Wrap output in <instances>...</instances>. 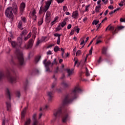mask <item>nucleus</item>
I'll list each match as a JSON object with an SVG mask.
<instances>
[{"label":"nucleus","instance_id":"obj_34","mask_svg":"<svg viewBox=\"0 0 125 125\" xmlns=\"http://www.w3.org/2000/svg\"><path fill=\"white\" fill-rule=\"evenodd\" d=\"M68 7H67V6H63V11H64V12H66V11H68Z\"/></svg>","mask_w":125,"mask_h":125},{"label":"nucleus","instance_id":"obj_60","mask_svg":"<svg viewBox=\"0 0 125 125\" xmlns=\"http://www.w3.org/2000/svg\"><path fill=\"white\" fill-rule=\"evenodd\" d=\"M47 55L51 54V51H48V52H47Z\"/></svg>","mask_w":125,"mask_h":125},{"label":"nucleus","instance_id":"obj_30","mask_svg":"<svg viewBox=\"0 0 125 125\" xmlns=\"http://www.w3.org/2000/svg\"><path fill=\"white\" fill-rule=\"evenodd\" d=\"M100 7H101V5H99L97 6L95 8L96 12H99V9H100Z\"/></svg>","mask_w":125,"mask_h":125},{"label":"nucleus","instance_id":"obj_35","mask_svg":"<svg viewBox=\"0 0 125 125\" xmlns=\"http://www.w3.org/2000/svg\"><path fill=\"white\" fill-rule=\"evenodd\" d=\"M85 70L86 72V76L87 77L89 76V72H88V69H87V68L85 67Z\"/></svg>","mask_w":125,"mask_h":125},{"label":"nucleus","instance_id":"obj_23","mask_svg":"<svg viewBox=\"0 0 125 125\" xmlns=\"http://www.w3.org/2000/svg\"><path fill=\"white\" fill-rule=\"evenodd\" d=\"M48 109V106L47 105V104H45L42 107L40 108V111H47V110Z\"/></svg>","mask_w":125,"mask_h":125},{"label":"nucleus","instance_id":"obj_63","mask_svg":"<svg viewBox=\"0 0 125 125\" xmlns=\"http://www.w3.org/2000/svg\"><path fill=\"white\" fill-rule=\"evenodd\" d=\"M84 42V40H83L82 42L80 43L81 45H83Z\"/></svg>","mask_w":125,"mask_h":125},{"label":"nucleus","instance_id":"obj_4","mask_svg":"<svg viewBox=\"0 0 125 125\" xmlns=\"http://www.w3.org/2000/svg\"><path fill=\"white\" fill-rule=\"evenodd\" d=\"M82 91H83V90L81 89L80 86H79V85H77L74 88L71 94H68L65 97L63 100V105L71 103L73 100L76 99V98L78 97V93H81Z\"/></svg>","mask_w":125,"mask_h":125},{"label":"nucleus","instance_id":"obj_37","mask_svg":"<svg viewBox=\"0 0 125 125\" xmlns=\"http://www.w3.org/2000/svg\"><path fill=\"white\" fill-rule=\"evenodd\" d=\"M16 94L17 97H20L21 94H20V91L19 90H18L16 91Z\"/></svg>","mask_w":125,"mask_h":125},{"label":"nucleus","instance_id":"obj_2","mask_svg":"<svg viewBox=\"0 0 125 125\" xmlns=\"http://www.w3.org/2000/svg\"><path fill=\"white\" fill-rule=\"evenodd\" d=\"M8 41L10 42L12 47L15 48L16 51L15 54L16 57L18 59L19 62L20 66H24L25 65V62H24V58L23 57V53L22 51H20L19 48L22 44V38L20 37L18 38V42L15 41H12L9 38H8Z\"/></svg>","mask_w":125,"mask_h":125},{"label":"nucleus","instance_id":"obj_8","mask_svg":"<svg viewBox=\"0 0 125 125\" xmlns=\"http://www.w3.org/2000/svg\"><path fill=\"white\" fill-rule=\"evenodd\" d=\"M52 0H48L47 1L45 2V5L43 9V11L44 12H46L49 7L50 6V4H51V2H52Z\"/></svg>","mask_w":125,"mask_h":125},{"label":"nucleus","instance_id":"obj_61","mask_svg":"<svg viewBox=\"0 0 125 125\" xmlns=\"http://www.w3.org/2000/svg\"><path fill=\"white\" fill-rule=\"evenodd\" d=\"M89 39V37H87V38H86V40H85V41L84 42V43H86V42H87V41H88Z\"/></svg>","mask_w":125,"mask_h":125},{"label":"nucleus","instance_id":"obj_1","mask_svg":"<svg viewBox=\"0 0 125 125\" xmlns=\"http://www.w3.org/2000/svg\"><path fill=\"white\" fill-rule=\"evenodd\" d=\"M17 76H18L17 70L14 67H9L7 69L5 73L3 71H0V81L6 79L10 83H15L17 80Z\"/></svg>","mask_w":125,"mask_h":125},{"label":"nucleus","instance_id":"obj_11","mask_svg":"<svg viewBox=\"0 0 125 125\" xmlns=\"http://www.w3.org/2000/svg\"><path fill=\"white\" fill-rule=\"evenodd\" d=\"M32 120L33 121V125H38V120H37V114H34L32 116Z\"/></svg>","mask_w":125,"mask_h":125},{"label":"nucleus","instance_id":"obj_15","mask_svg":"<svg viewBox=\"0 0 125 125\" xmlns=\"http://www.w3.org/2000/svg\"><path fill=\"white\" fill-rule=\"evenodd\" d=\"M67 20H68V18H65L62 22L60 25L62 28H63V27L66 25V24H67V22H66V21H67Z\"/></svg>","mask_w":125,"mask_h":125},{"label":"nucleus","instance_id":"obj_49","mask_svg":"<svg viewBox=\"0 0 125 125\" xmlns=\"http://www.w3.org/2000/svg\"><path fill=\"white\" fill-rule=\"evenodd\" d=\"M54 37H59V36H61V34H59L58 33H55L54 34Z\"/></svg>","mask_w":125,"mask_h":125},{"label":"nucleus","instance_id":"obj_32","mask_svg":"<svg viewBox=\"0 0 125 125\" xmlns=\"http://www.w3.org/2000/svg\"><path fill=\"white\" fill-rule=\"evenodd\" d=\"M29 85V81L28 80H26L24 83V89H26V88Z\"/></svg>","mask_w":125,"mask_h":125},{"label":"nucleus","instance_id":"obj_53","mask_svg":"<svg viewBox=\"0 0 125 125\" xmlns=\"http://www.w3.org/2000/svg\"><path fill=\"white\" fill-rule=\"evenodd\" d=\"M124 28H125V26H121L118 27V29L119 30H122V29H124Z\"/></svg>","mask_w":125,"mask_h":125},{"label":"nucleus","instance_id":"obj_13","mask_svg":"<svg viewBox=\"0 0 125 125\" xmlns=\"http://www.w3.org/2000/svg\"><path fill=\"white\" fill-rule=\"evenodd\" d=\"M66 72L67 73V76L69 77V76H72L74 73V69H67Z\"/></svg>","mask_w":125,"mask_h":125},{"label":"nucleus","instance_id":"obj_3","mask_svg":"<svg viewBox=\"0 0 125 125\" xmlns=\"http://www.w3.org/2000/svg\"><path fill=\"white\" fill-rule=\"evenodd\" d=\"M63 110V106H60L57 109L54 111L53 115L55 120L62 117V123H66L69 120V111L66 109Z\"/></svg>","mask_w":125,"mask_h":125},{"label":"nucleus","instance_id":"obj_55","mask_svg":"<svg viewBox=\"0 0 125 125\" xmlns=\"http://www.w3.org/2000/svg\"><path fill=\"white\" fill-rule=\"evenodd\" d=\"M109 9H114V7L112 5L108 6Z\"/></svg>","mask_w":125,"mask_h":125},{"label":"nucleus","instance_id":"obj_58","mask_svg":"<svg viewBox=\"0 0 125 125\" xmlns=\"http://www.w3.org/2000/svg\"><path fill=\"white\" fill-rule=\"evenodd\" d=\"M86 20H87V17L84 18V19H83V22H85Z\"/></svg>","mask_w":125,"mask_h":125},{"label":"nucleus","instance_id":"obj_9","mask_svg":"<svg viewBox=\"0 0 125 125\" xmlns=\"http://www.w3.org/2000/svg\"><path fill=\"white\" fill-rule=\"evenodd\" d=\"M34 41L33 39H31L28 43L27 45H25L24 46V48H26V49H29V48H32L33 47V44H34Z\"/></svg>","mask_w":125,"mask_h":125},{"label":"nucleus","instance_id":"obj_38","mask_svg":"<svg viewBox=\"0 0 125 125\" xmlns=\"http://www.w3.org/2000/svg\"><path fill=\"white\" fill-rule=\"evenodd\" d=\"M46 40V37H42L41 41L42 42H45Z\"/></svg>","mask_w":125,"mask_h":125},{"label":"nucleus","instance_id":"obj_28","mask_svg":"<svg viewBox=\"0 0 125 125\" xmlns=\"http://www.w3.org/2000/svg\"><path fill=\"white\" fill-rule=\"evenodd\" d=\"M31 124V119L27 118L25 122L24 125H30Z\"/></svg>","mask_w":125,"mask_h":125},{"label":"nucleus","instance_id":"obj_25","mask_svg":"<svg viewBox=\"0 0 125 125\" xmlns=\"http://www.w3.org/2000/svg\"><path fill=\"white\" fill-rule=\"evenodd\" d=\"M31 36H32V32H30L28 34L27 36L24 37V41H28V40H29V39H30V38H31Z\"/></svg>","mask_w":125,"mask_h":125},{"label":"nucleus","instance_id":"obj_16","mask_svg":"<svg viewBox=\"0 0 125 125\" xmlns=\"http://www.w3.org/2000/svg\"><path fill=\"white\" fill-rule=\"evenodd\" d=\"M78 16H79V13L78 12V11H75L73 12L72 17L73 18H78Z\"/></svg>","mask_w":125,"mask_h":125},{"label":"nucleus","instance_id":"obj_59","mask_svg":"<svg viewBox=\"0 0 125 125\" xmlns=\"http://www.w3.org/2000/svg\"><path fill=\"white\" fill-rule=\"evenodd\" d=\"M100 2H101V0H99L97 1V4H99V5H101V4H100Z\"/></svg>","mask_w":125,"mask_h":125},{"label":"nucleus","instance_id":"obj_31","mask_svg":"<svg viewBox=\"0 0 125 125\" xmlns=\"http://www.w3.org/2000/svg\"><path fill=\"white\" fill-rule=\"evenodd\" d=\"M107 52V48L104 47L102 49V53L103 54H106V53Z\"/></svg>","mask_w":125,"mask_h":125},{"label":"nucleus","instance_id":"obj_57","mask_svg":"<svg viewBox=\"0 0 125 125\" xmlns=\"http://www.w3.org/2000/svg\"><path fill=\"white\" fill-rule=\"evenodd\" d=\"M102 41L101 40H98L96 42V44H98V43H100V42H101Z\"/></svg>","mask_w":125,"mask_h":125},{"label":"nucleus","instance_id":"obj_39","mask_svg":"<svg viewBox=\"0 0 125 125\" xmlns=\"http://www.w3.org/2000/svg\"><path fill=\"white\" fill-rule=\"evenodd\" d=\"M61 25H58L57 28H56V31H60L61 30Z\"/></svg>","mask_w":125,"mask_h":125},{"label":"nucleus","instance_id":"obj_54","mask_svg":"<svg viewBox=\"0 0 125 125\" xmlns=\"http://www.w3.org/2000/svg\"><path fill=\"white\" fill-rule=\"evenodd\" d=\"M101 25V23H100L99 25H97V29L96 31H97V30H98V29H99V28H100V25Z\"/></svg>","mask_w":125,"mask_h":125},{"label":"nucleus","instance_id":"obj_52","mask_svg":"<svg viewBox=\"0 0 125 125\" xmlns=\"http://www.w3.org/2000/svg\"><path fill=\"white\" fill-rule=\"evenodd\" d=\"M102 1H103V2H104L105 4H106V3L108 2V0H106L105 1V0H102Z\"/></svg>","mask_w":125,"mask_h":125},{"label":"nucleus","instance_id":"obj_21","mask_svg":"<svg viewBox=\"0 0 125 125\" xmlns=\"http://www.w3.org/2000/svg\"><path fill=\"white\" fill-rule=\"evenodd\" d=\"M27 33H28V31H27L26 30H23L21 34V39H22L23 37H24V36H26V35H27Z\"/></svg>","mask_w":125,"mask_h":125},{"label":"nucleus","instance_id":"obj_6","mask_svg":"<svg viewBox=\"0 0 125 125\" xmlns=\"http://www.w3.org/2000/svg\"><path fill=\"white\" fill-rule=\"evenodd\" d=\"M56 82H53L51 86V91H49L47 93V96L48 97L49 101H51L52 100V98H53V94L55 91H57V92H61V89H57V88H55V85H56Z\"/></svg>","mask_w":125,"mask_h":125},{"label":"nucleus","instance_id":"obj_20","mask_svg":"<svg viewBox=\"0 0 125 125\" xmlns=\"http://www.w3.org/2000/svg\"><path fill=\"white\" fill-rule=\"evenodd\" d=\"M26 110H27V107H25L24 109L21 111V119H24V117H25V114H26Z\"/></svg>","mask_w":125,"mask_h":125},{"label":"nucleus","instance_id":"obj_51","mask_svg":"<svg viewBox=\"0 0 125 125\" xmlns=\"http://www.w3.org/2000/svg\"><path fill=\"white\" fill-rule=\"evenodd\" d=\"M115 12H116V10H114V11L110 12L109 15H112V14H113V13H115Z\"/></svg>","mask_w":125,"mask_h":125},{"label":"nucleus","instance_id":"obj_64","mask_svg":"<svg viewBox=\"0 0 125 125\" xmlns=\"http://www.w3.org/2000/svg\"><path fill=\"white\" fill-rule=\"evenodd\" d=\"M65 14H66V15H70V12L66 11L65 12Z\"/></svg>","mask_w":125,"mask_h":125},{"label":"nucleus","instance_id":"obj_18","mask_svg":"<svg viewBox=\"0 0 125 125\" xmlns=\"http://www.w3.org/2000/svg\"><path fill=\"white\" fill-rule=\"evenodd\" d=\"M32 16L33 17L34 21L37 20V16H36V10L33 9L32 12Z\"/></svg>","mask_w":125,"mask_h":125},{"label":"nucleus","instance_id":"obj_29","mask_svg":"<svg viewBox=\"0 0 125 125\" xmlns=\"http://www.w3.org/2000/svg\"><path fill=\"white\" fill-rule=\"evenodd\" d=\"M51 15V13L49 11H47L46 13V19L49 18V17H50Z\"/></svg>","mask_w":125,"mask_h":125},{"label":"nucleus","instance_id":"obj_40","mask_svg":"<svg viewBox=\"0 0 125 125\" xmlns=\"http://www.w3.org/2000/svg\"><path fill=\"white\" fill-rule=\"evenodd\" d=\"M89 6H90V5H86L85 7V11H88V7H89Z\"/></svg>","mask_w":125,"mask_h":125},{"label":"nucleus","instance_id":"obj_7","mask_svg":"<svg viewBox=\"0 0 125 125\" xmlns=\"http://www.w3.org/2000/svg\"><path fill=\"white\" fill-rule=\"evenodd\" d=\"M47 60L45 59L43 61V64L44 65L45 68L46 69V72H48V73H50L51 71H50V67H52L53 66L54 64H55L56 65H57V62H56V59H55L53 62L51 63L50 61H48Z\"/></svg>","mask_w":125,"mask_h":125},{"label":"nucleus","instance_id":"obj_19","mask_svg":"<svg viewBox=\"0 0 125 125\" xmlns=\"http://www.w3.org/2000/svg\"><path fill=\"white\" fill-rule=\"evenodd\" d=\"M107 30H108L109 31H111L112 32H113L115 30V27H114V26H111V25H109L106 28L105 31H107Z\"/></svg>","mask_w":125,"mask_h":125},{"label":"nucleus","instance_id":"obj_45","mask_svg":"<svg viewBox=\"0 0 125 125\" xmlns=\"http://www.w3.org/2000/svg\"><path fill=\"white\" fill-rule=\"evenodd\" d=\"M67 29L68 30H70V29H71V28H72V24H69L68 25H67Z\"/></svg>","mask_w":125,"mask_h":125},{"label":"nucleus","instance_id":"obj_22","mask_svg":"<svg viewBox=\"0 0 125 125\" xmlns=\"http://www.w3.org/2000/svg\"><path fill=\"white\" fill-rule=\"evenodd\" d=\"M58 18H59V17L57 16L54 19V20L51 21V26H53V25H54V24H55V23H56L57 21L58 20Z\"/></svg>","mask_w":125,"mask_h":125},{"label":"nucleus","instance_id":"obj_14","mask_svg":"<svg viewBox=\"0 0 125 125\" xmlns=\"http://www.w3.org/2000/svg\"><path fill=\"white\" fill-rule=\"evenodd\" d=\"M25 7H26V4L24 2H22L20 5V10L21 12H23L25 10Z\"/></svg>","mask_w":125,"mask_h":125},{"label":"nucleus","instance_id":"obj_27","mask_svg":"<svg viewBox=\"0 0 125 125\" xmlns=\"http://www.w3.org/2000/svg\"><path fill=\"white\" fill-rule=\"evenodd\" d=\"M41 58H42V57L40 55L37 56L35 59V63H38V62H39V61H40V60H41Z\"/></svg>","mask_w":125,"mask_h":125},{"label":"nucleus","instance_id":"obj_5","mask_svg":"<svg viewBox=\"0 0 125 125\" xmlns=\"http://www.w3.org/2000/svg\"><path fill=\"white\" fill-rule=\"evenodd\" d=\"M17 5L14 3L12 7H9L6 9L5 14L7 18H13V13L12 12L13 11L15 14H17Z\"/></svg>","mask_w":125,"mask_h":125},{"label":"nucleus","instance_id":"obj_24","mask_svg":"<svg viewBox=\"0 0 125 125\" xmlns=\"http://www.w3.org/2000/svg\"><path fill=\"white\" fill-rule=\"evenodd\" d=\"M6 95H7L8 98L9 99V100H10V99H11L10 92L9 91V88L6 89Z\"/></svg>","mask_w":125,"mask_h":125},{"label":"nucleus","instance_id":"obj_10","mask_svg":"<svg viewBox=\"0 0 125 125\" xmlns=\"http://www.w3.org/2000/svg\"><path fill=\"white\" fill-rule=\"evenodd\" d=\"M21 21H20L18 24V27L19 29H22V27H23V24H25L26 23V19L24 17L21 18Z\"/></svg>","mask_w":125,"mask_h":125},{"label":"nucleus","instance_id":"obj_48","mask_svg":"<svg viewBox=\"0 0 125 125\" xmlns=\"http://www.w3.org/2000/svg\"><path fill=\"white\" fill-rule=\"evenodd\" d=\"M102 61V58L101 57H100L99 60L98 61V63H101Z\"/></svg>","mask_w":125,"mask_h":125},{"label":"nucleus","instance_id":"obj_17","mask_svg":"<svg viewBox=\"0 0 125 125\" xmlns=\"http://www.w3.org/2000/svg\"><path fill=\"white\" fill-rule=\"evenodd\" d=\"M62 85L63 87L66 88V87H69L70 86V83H66L65 81H63L62 83Z\"/></svg>","mask_w":125,"mask_h":125},{"label":"nucleus","instance_id":"obj_33","mask_svg":"<svg viewBox=\"0 0 125 125\" xmlns=\"http://www.w3.org/2000/svg\"><path fill=\"white\" fill-rule=\"evenodd\" d=\"M60 50V48L59 47L56 46L54 48V51H55V52H57V51H59Z\"/></svg>","mask_w":125,"mask_h":125},{"label":"nucleus","instance_id":"obj_36","mask_svg":"<svg viewBox=\"0 0 125 125\" xmlns=\"http://www.w3.org/2000/svg\"><path fill=\"white\" fill-rule=\"evenodd\" d=\"M98 23H99V21L95 20L93 21L92 24L93 25H97Z\"/></svg>","mask_w":125,"mask_h":125},{"label":"nucleus","instance_id":"obj_56","mask_svg":"<svg viewBox=\"0 0 125 125\" xmlns=\"http://www.w3.org/2000/svg\"><path fill=\"white\" fill-rule=\"evenodd\" d=\"M42 113H40L39 114V119H41V118H42Z\"/></svg>","mask_w":125,"mask_h":125},{"label":"nucleus","instance_id":"obj_44","mask_svg":"<svg viewBox=\"0 0 125 125\" xmlns=\"http://www.w3.org/2000/svg\"><path fill=\"white\" fill-rule=\"evenodd\" d=\"M41 42H42L41 40H38L36 43V46H38Z\"/></svg>","mask_w":125,"mask_h":125},{"label":"nucleus","instance_id":"obj_62","mask_svg":"<svg viewBox=\"0 0 125 125\" xmlns=\"http://www.w3.org/2000/svg\"><path fill=\"white\" fill-rule=\"evenodd\" d=\"M76 32L77 33V34H79V33H80V28H77L76 29Z\"/></svg>","mask_w":125,"mask_h":125},{"label":"nucleus","instance_id":"obj_50","mask_svg":"<svg viewBox=\"0 0 125 125\" xmlns=\"http://www.w3.org/2000/svg\"><path fill=\"white\" fill-rule=\"evenodd\" d=\"M123 5H124V1H121L120 2V3H119V6H123Z\"/></svg>","mask_w":125,"mask_h":125},{"label":"nucleus","instance_id":"obj_46","mask_svg":"<svg viewBox=\"0 0 125 125\" xmlns=\"http://www.w3.org/2000/svg\"><path fill=\"white\" fill-rule=\"evenodd\" d=\"M74 33H75V30H72L70 33V36H72V35H74Z\"/></svg>","mask_w":125,"mask_h":125},{"label":"nucleus","instance_id":"obj_12","mask_svg":"<svg viewBox=\"0 0 125 125\" xmlns=\"http://www.w3.org/2000/svg\"><path fill=\"white\" fill-rule=\"evenodd\" d=\"M6 105L7 111H10V110H11V104L10 103V101L6 102Z\"/></svg>","mask_w":125,"mask_h":125},{"label":"nucleus","instance_id":"obj_47","mask_svg":"<svg viewBox=\"0 0 125 125\" xmlns=\"http://www.w3.org/2000/svg\"><path fill=\"white\" fill-rule=\"evenodd\" d=\"M57 1L58 3H62L64 1V0H57Z\"/></svg>","mask_w":125,"mask_h":125},{"label":"nucleus","instance_id":"obj_43","mask_svg":"<svg viewBox=\"0 0 125 125\" xmlns=\"http://www.w3.org/2000/svg\"><path fill=\"white\" fill-rule=\"evenodd\" d=\"M81 53H82V52L81 51V50H78L76 53V56L80 55Z\"/></svg>","mask_w":125,"mask_h":125},{"label":"nucleus","instance_id":"obj_42","mask_svg":"<svg viewBox=\"0 0 125 125\" xmlns=\"http://www.w3.org/2000/svg\"><path fill=\"white\" fill-rule=\"evenodd\" d=\"M92 47H91L90 49L89 50L88 55H91V54H92Z\"/></svg>","mask_w":125,"mask_h":125},{"label":"nucleus","instance_id":"obj_41","mask_svg":"<svg viewBox=\"0 0 125 125\" xmlns=\"http://www.w3.org/2000/svg\"><path fill=\"white\" fill-rule=\"evenodd\" d=\"M43 22V21L42 19H41L39 21V25L41 26V25H42V24Z\"/></svg>","mask_w":125,"mask_h":125},{"label":"nucleus","instance_id":"obj_26","mask_svg":"<svg viewBox=\"0 0 125 125\" xmlns=\"http://www.w3.org/2000/svg\"><path fill=\"white\" fill-rule=\"evenodd\" d=\"M8 123V119L4 118L2 120V125H6Z\"/></svg>","mask_w":125,"mask_h":125}]
</instances>
